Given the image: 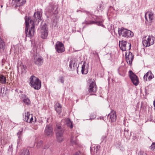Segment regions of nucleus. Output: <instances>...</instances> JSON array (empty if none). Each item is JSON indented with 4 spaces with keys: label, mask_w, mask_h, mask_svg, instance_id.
<instances>
[{
    "label": "nucleus",
    "mask_w": 155,
    "mask_h": 155,
    "mask_svg": "<svg viewBox=\"0 0 155 155\" xmlns=\"http://www.w3.org/2000/svg\"><path fill=\"white\" fill-rule=\"evenodd\" d=\"M150 148L153 151L155 150V143H153L150 147Z\"/></svg>",
    "instance_id": "35"
},
{
    "label": "nucleus",
    "mask_w": 155,
    "mask_h": 155,
    "mask_svg": "<svg viewBox=\"0 0 155 155\" xmlns=\"http://www.w3.org/2000/svg\"><path fill=\"white\" fill-rule=\"evenodd\" d=\"M33 118L32 117H31V118L29 120H28V122L29 123H31L32 122V120H33Z\"/></svg>",
    "instance_id": "44"
},
{
    "label": "nucleus",
    "mask_w": 155,
    "mask_h": 155,
    "mask_svg": "<svg viewBox=\"0 0 155 155\" xmlns=\"http://www.w3.org/2000/svg\"><path fill=\"white\" fill-rule=\"evenodd\" d=\"M70 142L73 144H77V142L76 140V137L72 136L70 140Z\"/></svg>",
    "instance_id": "28"
},
{
    "label": "nucleus",
    "mask_w": 155,
    "mask_h": 155,
    "mask_svg": "<svg viewBox=\"0 0 155 155\" xmlns=\"http://www.w3.org/2000/svg\"><path fill=\"white\" fill-rule=\"evenodd\" d=\"M88 16V18L86 20L84 21V23L86 24H96L98 25L104 27V26L102 24V23L103 20H102L100 21H94L95 18H96V16L92 15L89 13H87Z\"/></svg>",
    "instance_id": "3"
},
{
    "label": "nucleus",
    "mask_w": 155,
    "mask_h": 155,
    "mask_svg": "<svg viewBox=\"0 0 155 155\" xmlns=\"http://www.w3.org/2000/svg\"><path fill=\"white\" fill-rule=\"evenodd\" d=\"M150 73H151V71H149L144 76L143 79H144V80H145V81H147V77L148 76H149V74H150Z\"/></svg>",
    "instance_id": "31"
},
{
    "label": "nucleus",
    "mask_w": 155,
    "mask_h": 155,
    "mask_svg": "<svg viewBox=\"0 0 155 155\" xmlns=\"http://www.w3.org/2000/svg\"><path fill=\"white\" fill-rule=\"evenodd\" d=\"M30 116V114L29 112H27V113H25V118L24 120V121L28 122L29 120L28 119L29 118Z\"/></svg>",
    "instance_id": "29"
},
{
    "label": "nucleus",
    "mask_w": 155,
    "mask_h": 155,
    "mask_svg": "<svg viewBox=\"0 0 155 155\" xmlns=\"http://www.w3.org/2000/svg\"><path fill=\"white\" fill-rule=\"evenodd\" d=\"M109 116H110V118L112 122L115 121L117 118L116 114L115 112H112L108 115V117Z\"/></svg>",
    "instance_id": "17"
},
{
    "label": "nucleus",
    "mask_w": 155,
    "mask_h": 155,
    "mask_svg": "<svg viewBox=\"0 0 155 155\" xmlns=\"http://www.w3.org/2000/svg\"><path fill=\"white\" fill-rule=\"evenodd\" d=\"M42 14L40 11H37L35 12L34 15L32 19L29 21V23L30 25H37L40 21L41 20Z\"/></svg>",
    "instance_id": "5"
},
{
    "label": "nucleus",
    "mask_w": 155,
    "mask_h": 155,
    "mask_svg": "<svg viewBox=\"0 0 155 155\" xmlns=\"http://www.w3.org/2000/svg\"><path fill=\"white\" fill-rule=\"evenodd\" d=\"M118 34L119 36L129 38L134 36V33L131 31L123 28H121L120 29L118 28Z\"/></svg>",
    "instance_id": "7"
},
{
    "label": "nucleus",
    "mask_w": 155,
    "mask_h": 155,
    "mask_svg": "<svg viewBox=\"0 0 155 155\" xmlns=\"http://www.w3.org/2000/svg\"><path fill=\"white\" fill-rule=\"evenodd\" d=\"M75 155H84V154L83 152L78 151L75 153Z\"/></svg>",
    "instance_id": "38"
},
{
    "label": "nucleus",
    "mask_w": 155,
    "mask_h": 155,
    "mask_svg": "<svg viewBox=\"0 0 155 155\" xmlns=\"http://www.w3.org/2000/svg\"><path fill=\"white\" fill-rule=\"evenodd\" d=\"M66 125L68 127H70L71 128H72L73 125L72 122L70 120V119H68L66 121Z\"/></svg>",
    "instance_id": "25"
},
{
    "label": "nucleus",
    "mask_w": 155,
    "mask_h": 155,
    "mask_svg": "<svg viewBox=\"0 0 155 155\" xmlns=\"http://www.w3.org/2000/svg\"><path fill=\"white\" fill-rule=\"evenodd\" d=\"M118 72L119 74L123 77H124L126 74V71L124 70V67H121L118 69Z\"/></svg>",
    "instance_id": "21"
},
{
    "label": "nucleus",
    "mask_w": 155,
    "mask_h": 155,
    "mask_svg": "<svg viewBox=\"0 0 155 155\" xmlns=\"http://www.w3.org/2000/svg\"><path fill=\"white\" fill-rule=\"evenodd\" d=\"M49 146H50L49 144L46 145L45 146L44 149H46V151H49L50 154H51L52 153L53 149L52 148H49Z\"/></svg>",
    "instance_id": "26"
},
{
    "label": "nucleus",
    "mask_w": 155,
    "mask_h": 155,
    "mask_svg": "<svg viewBox=\"0 0 155 155\" xmlns=\"http://www.w3.org/2000/svg\"><path fill=\"white\" fill-rule=\"evenodd\" d=\"M64 48V45L62 42L60 41H58L56 42L55 45V48Z\"/></svg>",
    "instance_id": "20"
},
{
    "label": "nucleus",
    "mask_w": 155,
    "mask_h": 155,
    "mask_svg": "<svg viewBox=\"0 0 155 155\" xmlns=\"http://www.w3.org/2000/svg\"><path fill=\"white\" fill-rule=\"evenodd\" d=\"M138 155H147L146 153L143 151H140L138 153Z\"/></svg>",
    "instance_id": "39"
},
{
    "label": "nucleus",
    "mask_w": 155,
    "mask_h": 155,
    "mask_svg": "<svg viewBox=\"0 0 155 155\" xmlns=\"http://www.w3.org/2000/svg\"><path fill=\"white\" fill-rule=\"evenodd\" d=\"M127 45L129 46V48H131V44L130 43H128Z\"/></svg>",
    "instance_id": "48"
},
{
    "label": "nucleus",
    "mask_w": 155,
    "mask_h": 155,
    "mask_svg": "<svg viewBox=\"0 0 155 155\" xmlns=\"http://www.w3.org/2000/svg\"><path fill=\"white\" fill-rule=\"evenodd\" d=\"M96 90V85L95 83L93 82H92L89 86V92H95Z\"/></svg>",
    "instance_id": "16"
},
{
    "label": "nucleus",
    "mask_w": 155,
    "mask_h": 155,
    "mask_svg": "<svg viewBox=\"0 0 155 155\" xmlns=\"http://www.w3.org/2000/svg\"><path fill=\"white\" fill-rule=\"evenodd\" d=\"M88 66L85 62H84L81 67V73L82 74H86L88 73Z\"/></svg>",
    "instance_id": "14"
},
{
    "label": "nucleus",
    "mask_w": 155,
    "mask_h": 155,
    "mask_svg": "<svg viewBox=\"0 0 155 155\" xmlns=\"http://www.w3.org/2000/svg\"><path fill=\"white\" fill-rule=\"evenodd\" d=\"M2 7H3V5H2L1 6V7L2 8Z\"/></svg>",
    "instance_id": "50"
},
{
    "label": "nucleus",
    "mask_w": 155,
    "mask_h": 155,
    "mask_svg": "<svg viewBox=\"0 0 155 155\" xmlns=\"http://www.w3.org/2000/svg\"><path fill=\"white\" fill-rule=\"evenodd\" d=\"M22 131H19L17 133V135L18 136V137H19V136L20 135H21V134H22Z\"/></svg>",
    "instance_id": "45"
},
{
    "label": "nucleus",
    "mask_w": 155,
    "mask_h": 155,
    "mask_svg": "<svg viewBox=\"0 0 155 155\" xmlns=\"http://www.w3.org/2000/svg\"><path fill=\"white\" fill-rule=\"evenodd\" d=\"M148 15H149V16H153V12H149Z\"/></svg>",
    "instance_id": "43"
},
{
    "label": "nucleus",
    "mask_w": 155,
    "mask_h": 155,
    "mask_svg": "<svg viewBox=\"0 0 155 155\" xmlns=\"http://www.w3.org/2000/svg\"><path fill=\"white\" fill-rule=\"evenodd\" d=\"M59 80L61 83H63L64 82V78L63 77H61L60 78Z\"/></svg>",
    "instance_id": "42"
},
{
    "label": "nucleus",
    "mask_w": 155,
    "mask_h": 155,
    "mask_svg": "<svg viewBox=\"0 0 155 155\" xmlns=\"http://www.w3.org/2000/svg\"><path fill=\"white\" fill-rule=\"evenodd\" d=\"M4 92V90L2 91V87H1L0 88V93L1 94H2Z\"/></svg>",
    "instance_id": "47"
},
{
    "label": "nucleus",
    "mask_w": 155,
    "mask_h": 155,
    "mask_svg": "<svg viewBox=\"0 0 155 155\" xmlns=\"http://www.w3.org/2000/svg\"><path fill=\"white\" fill-rule=\"evenodd\" d=\"M6 78L4 75H0V83L2 84H5L6 83Z\"/></svg>",
    "instance_id": "27"
},
{
    "label": "nucleus",
    "mask_w": 155,
    "mask_h": 155,
    "mask_svg": "<svg viewBox=\"0 0 155 155\" xmlns=\"http://www.w3.org/2000/svg\"><path fill=\"white\" fill-rule=\"evenodd\" d=\"M149 18L150 20V22H152V20H153V16H149Z\"/></svg>",
    "instance_id": "46"
},
{
    "label": "nucleus",
    "mask_w": 155,
    "mask_h": 155,
    "mask_svg": "<svg viewBox=\"0 0 155 155\" xmlns=\"http://www.w3.org/2000/svg\"><path fill=\"white\" fill-rule=\"evenodd\" d=\"M100 147V146H97L96 147V148H94V152H95L96 153H97V152L99 151Z\"/></svg>",
    "instance_id": "40"
},
{
    "label": "nucleus",
    "mask_w": 155,
    "mask_h": 155,
    "mask_svg": "<svg viewBox=\"0 0 155 155\" xmlns=\"http://www.w3.org/2000/svg\"><path fill=\"white\" fill-rule=\"evenodd\" d=\"M43 141L40 140L37 143V147L38 148H39L41 146L42 144Z\"/></svg>",
    "instance_id": "41"
},
{
    "label": "nucleus",
    "mask_w": 155,
    "mask_h": 155,
    "mask_svg": "<svg viewBox=\"0 0 155 155\" xmlns=\"http://www.w3.org/2000/svg\"><path fill=\"white\" fill-rule=\"evenodd\" d=\"M11 148H12V145H11Z\"/></svg>",
    "instance_id": "52"
},
{
    "label": "nucleus",
    "mask_w": 155,
    "mask_h": 155,
    "mask_svg": "<svg viewBox=\"0 0 155 155\" xmlns=\"http://www.w3.org/2000/svg\"><path fill=\"white\" fill-rule=\"evenodd\" d=\"M20 155H30L29 150L25 148L22 149L21 151Z\"/></svg>",
    "instance_id": "23"
},
{
    "label": "nucleus",
    "mask_w": 155,
    "mask_h": 155,
    "mask_svg": "<svg viewBox=\"0 0 155 155\" xmlns=\"http://www.w3.org/2000/svg\"><path fill=\"white\" fill-rule=\"evenodd\" d=\"M130 49H129L128 52L127 51L126 52L125 58L127 64L129 65H131L134 59V55L131 52L129 51Z\"/></svg>",
    "instance_id": "12"
},
{
    "label": "nucleus",
    "mask_w": 155,
    "mask_h": 155,
    "mask_svg": "<svg viewBox=\"0 0 155 155\" xmlns=\"http://www.w3.org/2000/svg\"><path fill=\"white\" fill-rule=\"evenodd\" d=\"M48 34V28L46 23L43 25L41 30V37L43 39L46 38Z\"/></svg>",
    "instance_id": "11"
},
{
    "label": "nucleus",
    "mask_w": 155,
    "mask_h": 155,
    "mask_svg": "<svg viewBox=\"0 0 155 155\" xmlns=\"http://www.w3.org/2000/svg\"><path fill=\"white\" fill-rule=\"evenodd\" d=\"M69 66L70 70H73L77 68V72H78V67H77V64L75 63L74 60H71L69 62Z\"/></svg>",
    "instance_id": "15"
},
{
    "label": "nucleus",
    "mask_w": 155,
    "mask_h": 155,
    "mask_svg": "<svg viewBox=\"0 0 155 155\" xmlns=\"http://www.w3.org/2000/svg\"><path fill=\"white\" fill-rule=\"evenodd\" d=\"M91 150H92V149L91 148Z\"/></svg>",
    "instance_id": "51"
},
{
    "label": "nucleus",
    "mask_w": 155,
    "mask_h": 155,
    "mask_svg": "<svg viewBox=\"0 0 155 155\" xmlns=\"http://www.w3.org/2000/svg\"><path fill=\"white\" fill-rule=\"evenodd\" d=\"M154 75L152 74L151 72V71L150 74L149 76L148 77V80L149 81H150L153 78H154Z\"/></svg>",
    "instance_id": "34"
},
{
    "label": "nucleus",
    "mask_w": 155,
    "mask_h": 155,
    "mask_svg": "<svg viewBox=\"0 0 155 155\" xmlns=\"http://www.w3.org/2000/svg\"><path fill=\"white\" fill-rule=\"evenodd\" d=\"M30 84L35 89L39 90L41 88V83L40 81L34 75L30 78Z\"/></svg>",
    "instance_id": "4"
},
{
    "label": "nucleus",
    "mask_w": 155,
    "mask_h": 155,
    "mask_svg": "<svg viewBox=\"0 0 155 155\" xmlns=\"http://www.w3.org/2000/svg\"><path fill=\"white\" fill-rule=\"evenodd\" d=\"M129 77L131 81L135 86H137L139 83V81L137 76L132 71L130 70L129 72Z\"/></svg>",
    "instance_id": "9"
},
{
    "label": "nucleus",
    "mask_w": 155,
    "mask_h": 155,
    "mask_svg": "<svg viewBox=\"0 0 155 155\" xmlns=\"http://www.w3.org/2000/svg\"><path fill=\"white\" fill-rule=\"evenodd\" d=\"M123 51H126V49H121Z\"/></svg>",
    "instance_id": "49"
},
{
    "label": "nucleus",
    "mask_w": 155,
    "mask_h": 155,
    "mask_svg": "<svg viewBox=\"0 0 155 155\" xmlns=\"http://www.w3.org/2000/svg\"><path fill=\"white\" fill-rule=\"evenodd\" d=\"M96 116L95 114H91L90 116V120H92V119H94L96 118Z\"/></svg>",
    "instance_id": "36"
},
{
    "label": "nucleus",
    "mask_w": 155,
    "mask_h": 155,
    "mask_svg": "<svg viewBox=\"0 0 155 155\" xmlns=\"http://www.w3.org/2000/svg\"><path fill=\"white\" fill-rule=\"evenodd\" d=\"M153 38V37L149 36L147 40H143V45L144 46L147 47L153 45L154 42Z\"/></svg>",
    "instance_id": "13"
},
{
    "label": "nucleus",
    "mask_w": 155,
    "mask_h": 155,
    "mask_svg": "<svg viewBox=\"0 0 155 155\" xmlns=\"http://www.w3.org/2000/svg\"><path fill=\"white\" fill-rule=\"evenodd\" d=\"M62 107L61 104L58 103H56L55 105V110L58 114H60L61 112Z\"/></svg>",
    "instance_id": "18"
},
{
    "label": "nucleus",
    "mask_w": 155,
    "mask_h": 155,
    "mask_svg": "<svg viewBox=\"0 0 155 155\" xmlns=\"http://www.w3.org/2000/svg\"><path fill=\"white\" fill-rule=\"evenodd\" d=\"M21 67L22 72H24L26 69V66L24 65H21Z\"/></svg>",
    "instance_id": "33"
},
{
    "label": "nucleus",
    "mask_w": 155,
    "mask_h": 155,
    "mask_svg": "<svg viewBox=\"0 0 155 155\" xmlns=\"http://www.w3.org/2000/svg\"><path fill=\"white\" fill-rule=\"evenodd\" d=\"M103 6L102 4H100L97 7V9L98 11H102L101 9L103 8Z\"/></svg>",
    "instance_id": "32"
},
{
    "label": "nucleus",
    "mask_w": 155,
    "mask_h": 155,
    "mask_svg": "<svg viewBox=\"0 0 155 155\" xmlns=\"http://www.w3.org/2000/svg\"><path fill=\"white\" fill-rule=\"evenodd\" d=\"M5 45V43L0 37V48H4Z\"/></svg>",
    "instance_id": "30"
},
{
    "label": "nucleus",
    "mask_w": 155,
    "mask_h": 155,
    "mask_svg": "<svg viewBox=\"0 0 155 155\" xmlns=\"http://www.w3.org/2000/svg\"><path fill=\"white\" fill-rule=\"evenodd\" d=\"M56 51L58 53H61L64 51L65 49H56Z\"/></svg>",
    "instance_id": "37"
},
{
    "label": "nucleus",
    "mask_w": 155,
    "mask_h": 155,
    "mask_svg": "<svg viewBox=\"0 0 155 155\" xmlns=\"http://www.w3.org/2000/svg\"><path fill=\"white\" fill-rule=\"evenodd\" d=\"M25 20L26 24L25 33L26 35V36L27 37H28L30 38H32L33 36L35 33V25H31L32 26L31 27L30 29L28 30V27H29V21L30 20V18L28 17H27V16H26L25 18Z\"/></svg>",
    "instance_id": "1"
},
{
    "label": "nucleus",
    "mask_w": 155,
    "mask_h": 155,
    "mask_svg": "<svg viewBox=\"0 0 155 155\" xmlns=\"http://www.w3.org/2000/svg\"><path fill=\"white\" fill-rule=\"evenodd\" d=\"M47 11L50 13L51 15L54 14L56 18L52 20V25L54 26L57 24L58 21V18L57 14L58 12V8L54 5H51L48 8Z\"/></svg>",
    "instance_id": "6"
},
{
    "label": "nucleus",
    "mask_w": 155,
    "mask_h": 155,
    "mask_svg": "<svg viewBox=\"0 0 155 155\" xmlns=\"http://www.w3.org/2000/svg\"><path fill=\"white\" fill-rule=\"evenodd\" d=\"M33 52H36V54L34 53V55H35L34 59V62L35 64L38 66H40L43 63V59L41 56H37V49H33Z\"/></svg>",
    "instance_id": "8"
},
{
    "label": "nucleus",
    "mask_w": 155,
    "mask_h": 155,
    "mask_svg": "<svg viewBox=\"0 0 155 155\" xmlns=\"http://www.w3.org/2000/svg\"><path fill=\"white\" fill-rule=\"evenodd\" d=\"M64 129L61 126V124H57L55 127V133L56 134L57 140L59 142H62L64 139L63 134Z\"/></svg>",
    "instance_id": "2"
},
{
    "label": "nucleus",
    "mask_w": 155,
    "mask_h": 155,
    "mask_svg": "<svg viewBox=\"0 0 155 155\" xmlns=\"http://www.w3.org/2000/svg\"><path fill=\"white\" fill-rule=\"evenodd\" d=\"M127 43V41H120L119 42V45L120 48H126Z\"/></svg>",
    "instance_id": "22"
},
{
    "label": "nucleus",
    "mask_w": 155,
    "mask_h": 155,
    "mask_svg": "<svg viewBox=\"0 0 155 155\" xmlns=\"http://www.w3.org/2000/svg\"><path fill=\"white\" fill-rule=\"evenodd\" d=\"M44 132L45 135L48 137L52 136L53 134V128L51 124L47 125L45 128Z\"/></svg>",
    "instance_id": "10"
},
{
    "label": "nucleus",
    "mask_w": 155,
    "mask_h": 155,
    "mask_svg": "<svg viewBox=\"0 0 155 155\" xmlns=\"http://www.w3.org/2000/svg\"><path fill=\"white\" fill-rule=\"evenodd\" d=\"M23 101L26 105H29L30 104V101L29 99L25 95H24Z\"/></svg>",
    "instance_id": "24"
},
{
    "label": "nucleus",
    "mask_w": 155,
    "mask_h": 155,
    "mask_svg": "<svg viewBox=\"0 0 155 155\" xmlns=\"http://www.w3.org/2000/svg\"><path fill=\"white\" fill-rule=\"evenodd\" d=\"M124 134L127 139H129L131 136V132H129L127 129L125 128L124 129Z\"/></svg>",
    "instance_id": "19"
}]
</instances>
